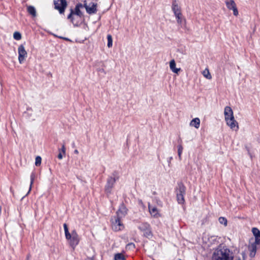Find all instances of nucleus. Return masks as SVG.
<instances>
[{
    "mask_svg": "<svg viewBox=\"0 0 260 260\" xmlns=\"http://www.w3.org/2000/svg\"><path fill=\"white\" fill-rule=\"evenodd\" d=\"M126 247L129 249H133L135 247V245L133 243H129L127 245Z\"/></svg>",
    "mask_w": 260,
    "mask_h": 260,
    "instance_id": "33",
    "label": "nucleus"
},
{
    "mask_svg": "<svg viewBox=\"0 0 260 260\" xmlns=\"http://www.w3.org/2000/svg\"><path fill=\"white\" fill-rule=\"evenodd\" d=\"M184 192V187H181L180 188L179 193H177V199L178 203L179 204H182L184 202V197H183V192Z\"/></svg>",
    "mask_w": 260,
    "mask_h": 260,
    "instance_id": "16",
    "label": "nucleus"
},
{
    "mask_svg": "<svg viewBox=\"0 0 260 260\" xmlns=\"http://www.w3.org/2000/svg\"><path fill=\"white\" fill-rule=\"evenodd\" d=\"M55 9L59 11L60 13H63L67 6L65 0H54Z\"/></svg>",
    "mask_w": 260,
    "mask_h": 260,
    "instance_id": "7",
    "label": "nucleus"
},
{
    "mask_svg": "<svg viewBox=\"0 0 260 260\" xmlns=\"http://www.w3.org/2000/svg\"><path fill=\"white\" fill-rule=\"evenodd\" d=\"M64 39H65V40H68V39H67V38H64Z\"/></svg>",
    "mask_w": 260,
    "mask_h": 260,
    "instance_id": "36",
    "label": "nucleus"
},
{
    "mask_svg": "<svg viewBox=\"0 0 260 260\" xmlns=\"http://www.w3.org/2000/svg\"><path fill=\"white\" fill-rule=\"evenodd\" d=\"M176 19L177 20V22L179 24H182L183 21V18L182 15L181 13H178L176 14H174Z\"/></svg>",
    "mask_w": 260,
    "mask_h": 260,
    "instance_id": "23",
    "label": "nucleus"
},
{
    "mask_svg": "<svg viewBox=\"0 0 260 260\" xmlns=\"http://www.w3.org/2000/svg\"><path fill=\"white\" fill-rule=\"evenodd\" d=\"M252 232L254 236V241L257 243H260V232L255 228H253L252 229Z\"/></svg>",
    "mask_w": 260,
    "mask_h": 260,
    "instance_id": "14",
    "label": "nucleus"
},
{
    "mask_svg": "<svg viewBox=\"0 0 260 260\" xmlns=\"http://www.w3.org/2000/svg\"><path fill=\"white\" fill-rule=\"evenodd\" d=\"M218 221L220 224H223L224 226H225L227 225V220L225 218L220 217L219 218Z\"/></svg>",
    "mask_w": 260,
    "mask_h": 260,
    "instance_id": "29",
    "label": "nucleus"
},
{
    "mask_svg": "<svg viewBox=\"0 0 260 260\" xmlns=\"http://www.w3.org/2000/svg\"><path fill=\"white\" fill-rule=\"evenodd\" d=\"M200 119L199 118H194L192 119L189 125L192 127H194L197 129H198L200 126Z\"/></svg>",
    "mask_w": 260,
    "mask_h": 260,
    "instance_id": "17",
    "label": "nucleus"
},
{
    "mask_svg": "<svg viewBox=\"0 0 260 260\" xmlns=\"http://www.w3.org/2000/svg\"><path fill=\"white\" fill-rule=\"evenodd\" d=\"M148 208L149 212L152 216L155 218H158L160 216L159 211L156 207L149 205Z\"/></svg>",
    "mask_w": 260,
    "mask_h": 260,
    "instance_id": "12",
    "label": "nucleus"
},
{
    "mask_svg": "<svg viewBox=\"0 0 260 260\" xmlns=\"http://www.w3.org/2000/svg\"><path fill=\"white\" fill-rule=\"evenodd\" d=\"M18 53L19 62L21 64L25 61L27 55V52L22 45L18 47Z\"/></svg>",
    "mask_w": 260,
    "mask_h": 260,
    "instance_id": "6",
    "label": "nucleus"
},
{
    "mask_svg": "<svg viewBox=\"0 0 260 260\" xmlns=\"http://www.w3.org/2000/svg\"><path fill=\"white\" fill-rule=\"evenodd\" d=\"M217 237L215 236H211L208 238V240L209 245H212L213 244H217L218 243L217 241Z\"/></svg>",
    "mask_w": 260,
    "mask_h": 260,
    "instance_id": "21",
    "label": "nucleus"
},
{
    "mask_svg": "<svg viewBox=\"0 0 260 260\" xmlns=\"http://www.w3.org/2000/svg\"><path fill=\"white\" fill-rule=\"evenodd\" d=\"M27 11L33 17H35L36 16V11L34 7L28 6L27 7Z\"/></svg>",
    "mask_w": 260,
    "mask_h": 260,
    "instance_id": "25",
    "label": "nucleus"
},
{
    "mask_svg": "<svg viewBox=\"0 0 260 260\" xmlns=\"http://www.w3.org/2000/svg\"><path fill=\"white\" fill-rule=\"evenodd\" d=\"M13 38L16 40H20L21 39V35L20 32L18 31H15L13 34Z\"/></svg>",
    "mask_w": 260,
    "mask_h": 260,
    "instance_id": "30",
    "label": "nucleus"
},
{
    "mask_svg": "<svg viewBox=\"0 0 260 260\" xmlns=\"http://www.w3.org/2000/svg\"><path fill=\"white\" fill-rule=\"evenodd\" d=\"M183 149V147L181 145L178 146V155L180 158H181V156Z\"/></svg>",
    "mask_w": 260,
    "mask_h": 260,
    "instance_id": "32",
    "label": "nucleus"
},
{
    "mask_svg": "<svg viewBox=\"0 0 260 260\" xmlns=\"http://www.w3.org/2000/svg\"><path fill=\"white\" fill-rule=\"evenodd\" d=\"M260 243H257L254 242L253 239H251L250 240L248 249L249 251V255L251 257H253L255 256L257 246Z\"/></svg>",
    "mask_w": 260,
    "mask_h": 260,
    "instance_id": "9",
    "label": "nucleus"
},
{
    "mask_svg": "<svg viewBox=\"0 0 260 260\" xmlns=\"http://www.w3.org/2000/svg\"><path fill=\"white\" fill-rule=\"evenodd\" d=\"M41 160H42V159L40 156H37L36 157V160H35L36 166H40L41 164Z\"/></svg>",
    "mask_w": 260,
    "mask_h": 260,
    "instance_id": "31",
    "label": "nucleus"
},
{
    "mask_svg": "<svg viewBox=\"0 0 260 260\" xmlns=\"http://www.w3.org/2000/svg\"><path fill=\"white\" fill-rule=\"evenodd\" d=\"M139 229L141 231L143 232L144 236L150 238L152 236V232L151 231V228L150 225L147 223H141L139 226Z\"/></svg>",
    "mask_w": 260,
    "mask_h": 260,
    "instance_id": "5",
    "label": "nucleus"
},
{
    "mask_svg": "<svg viewBox=\"0 0 260 260\" xmlns=\"http://www.w3.org/2000/svg\"><path fill=\"white\" fill-rule=\"evenodd\" d=\"M108 44L107 46L108 48H111L113 45V40L112 36L110 35L107 36Z\"/></svg>",
    "mask_w": 260,
    "mask_h": 260,
    "instance_id": "28",
    "label": "nucleus"
},
{
    "mask_svg": "<svg viewBox=\"0 0 260 260\" xmlns=\"http://www.w3.org/2000/svg\"><path fill=\"white\" fill-rule=\"evenodd\" d=\"M202 75L203 76L207 79L210 80L212 79V76L208 69H205L202 72Z\"/></svg>",
    "mask_w": 260,
    "mask_h": 260,
    "instance_id": "22",
    "label": "nucleus"
},
{
    "mask_svg": "<svg viewBox=\"0 0 260 260\" xmlns=\"http://www.w3.org/2000/svg\"><path fill=\"white\" fill-rule=\"evenodd\" d=\"M63 228L66 238L68 241L71 247L74 249L78 244L80 241V239L77 232L75 230H73L71 233H70L66 223L63 224Z\"/></svg>",
    "mask_w": 260,
    "mask_h": 260,
    "instance_id": "3",
    "label": "nucleus"
},
{
    "mask_svg": "<svg viewBox=\"0 0 260 260\" xmlns=\"http://www.w3.org/2000/svg\"><path fill=\"white\" fill-rule=\"evenodd\" d=\"M223 115L226 125L232 131L237 132L239 129V123L235 119L234 112L230 106H225L224 108Z\"/></svg>",
    "mask_w": 260,
    "mask_h": 260,
    "instance_id": "1",
    "label": "nucleus"
},
{
    "mask_svg": "<svg viewBox=\"0 0 260 260\" xmlns=\"http://www.w3.org/2000/svg\"><path fill=\"white\" fill-rule=\"evenodd\" d=\"M85 260H94V259L92 258L88 257Z\"/></svg>",
    "mask_w": 260,
    "mask_h": 260,
    "instance_id": "35",
    "label": "nucleus"
},
{
    "mask_svg": "<svg viewBox=\"0 0 260 260\" xmlns=\"http://www.w3.org/2000/svg\"><path fill=\"white\" fill-rule=\"evenodd\" d=\"M74 152V153H75L76 154H78L79 153V151L77 149L75 150Z\"/></svg>",
    "mask_w": 260,
    "mask_h": 260,
    "instance_id": "34",
    "label": "nucleus"
},
{
    "mask_svg": "<svg viewBox=\"0 0 260 260\" xmlns=\"http://www.w3.org/2000/svg\"><path fill=\"white\" fill-rule=\"evenodd\" d=\"M112 227L113 230L119 231L122 230L124 228V225L121 221V218L114 217L111 219Z\"/></svg>",
    "mask_w": 260,
    "mask_h": 260,
    "instance_id": "4",
    "label": "nucleus"
},
{
    "mask_svg": "<svg viewBox=\"0 0 260 260\" xmlns=\"http://www.w3.org/2000/svg\"><path fill=\"white\" fill-rule=\"evenodd\" d=\"M80 11L78 7H76L75 8V12H71V14L68 16V19H71V20L73 21V19H72V17L73 15L74 16H79L80 15Z\"/></svg>",
    "mask_w": 260,
    "mask_h": 260,
    "instance_id": "24",
    "label": "nucleus"
},
{
    "mask_svg": "<svg viewBox=\"0 0 260 260\" xmlns=\"http://www.w3.org/2000/svg\"><path fill=\"white\" fill-rule=\"evenodd\" d=\"M232 252L225 246H219L213 251L212 260H233Z\"/></svg>",
    "mask_w": 260,
    "mask_h": 260,
    "instance_id": "2",
    "label": "nucleus"
},
{
    "mask_svg": "<svg viewBox=\"0 0 260 260\" xmlns=\"http://www.w3.org/2000/svg\"><path fill=\"white\" fill-rule=\"evenodd\" d=\"M127 213V209L123 205H121L119 207L118 210L116 213L117 217L122 218L124 217Z\"/></svg>",
    "mask_w": 260,
    "mask_h": 260,
    "instance_id": "11",
    "label": "nucleus"
},
{
    "mask_svg": "<svg viewBox=\"0 0 260 260\" xmlns=\"http://www.w3.org/2000/svg\"><path fill=\"white\" fill-rule=\"evenodd\" d=\"M114 183V180L112 178H111L109 180L106 186V191L107 193H109L111 192L112 188L113 187V184Z\"/></svg>",
    "mask_w": 260,
    "mask_h": 260,
    "instance_id": "19",
    "label": "nucleus"
},
{
    "mask_svg": "<svg viewBox=\"0 0 260 260\" xmlns=\"http://www.w3.org/2000/svg\"><path fill=\"white\" fill-rule=\"evenodd\" d=\"M247 247L246 246L240 248L238 254L235 256V260H245V251Z\"/></svg>",
    "mask_w": 260,
    "mask_h": 260,
    "instance_id": "10",
    "label": "nucleus"
},
{
    "mask_svg": "<svg viewBox=\"0 0 260 260\" xmlns=\"http://www.w3.org/2000/svg\"><path fill=\"white\" fill-rule=\"evenodd\" d=\"M225 3L228 9L233 11L234 15L238 16L239 12L235 1L234 0H226Z\"/></svg>",
    "mask_w": 260,
    "mask_h": 260,
    "instance_id": "8",
    "label": "nucleus"
},
{
    "mask_svg": "<svg viewBox=\"0 0 260 260\" xmlns=\"http://www.w3.org/2000/svg\"><path fill=\"white\" fill-rule=\"evenodd\" d=\"M115 260H125L124 256L121 253H117L114 256Z\"/></svg>",
    "mask_w": 260,
    "mask_h": 260,
    "instance_id": "27",
    "label": "nucleus"
},
{
    "mask_svg": "<svg viewBox=\"0 0 260 260\" xmlns=\"http://www.w3.org/2000/svg\"><path fill=\"white\" fill-rule=\"evenodd\" d=\"M169 66L170 70L175 74H178V73L181 71L180 68H177L176 67V64L175 61L174 59H172L170 61Z\"/></svg>",
    "mask_w": 260,
    "mask_h": 260,
    "instance_id": "13",
    "label": "nucleus"
},
{
    "mask_svg": "<svg viewBox=\"0 0 260 260\" xmlns=\"http://www.w3.org/2000/svg\"><path fill=\"white\" fill-rule=\"evenodd\" d=\"M96 5L91 3L88 5H85V8L87 12L89 14L94 13L96 11Z\"/></svg>",
    "mask_w": 260,
    "mask_h": 260,
    "instance_id": "15",
    "label": "nucleus"
},
{
    "mask_svg": "<svg viewBox=\"0 0 260 260\" xmlns=\"http://www.w3.org/2000/svg\"><path fill=\"white\" fill-rule=\"evenodd\" d=\"M172 9L174 14H176L178 13H179L181 12L178 2L177 1L175 0L173 2Z\"/></svg>",
    "mask_w": 260,
    "mask_h": 260,
    "instance_id": "18",
    "label": "nucleus"
},
{
    "mask_svg": "<svg viewBox=\"0 0 260 260\" xmlns=\"http://www.w3.org/2000/svg\"><path fill=\"white\" fill-rule=\"evenodd\" d=\"M35 174L34 173L31 174V175H30V186H29V190H28V191L27 192V194L29 193L30 192V191H31V188H32V184L34 183V180H35Z\"/></svg>",
    "mask_w": 260,
    "mask_h": 260,
    "instance_id": "26",
    "label": "nucleus"
},
{
    "mask_svg": "<svg viewBox=\"0 0 260 260\" xmlns=\"http://www.w3.org/2000/svg\"><path fill=\"white\" fill-rule=\"evenodd\" d=\"M59 154H58V158L59 159H62L66 155V149L65 145L63 144L61 148L59 149Z\"/></svg>",
    "mask_w": 260,
    "mask_h": 260,
    "instance_id": "20",
    "label": "nucleus"
}]
</instances>
